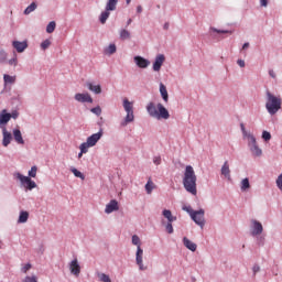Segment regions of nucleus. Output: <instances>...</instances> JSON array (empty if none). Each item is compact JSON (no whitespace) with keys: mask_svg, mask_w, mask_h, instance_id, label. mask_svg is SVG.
<instances>
[{"mask_svg":"<svg viewBox=\"0 0 282 282\" xmlns=\"http://www.w3.org/2000/svg\"><path fill=\"white\" fill-rule=\"evenodd\" d=\"M97 276L99 279V281L101 282H111V278H109V275H107V273H97Z\"/></svg>","mask_w":282,"mask_h":282,"instance_id":"obj_37","label":"nucleus"},{"mask_svg":"<svg viewBox=\"0 0 282 282\" xmlns=\"http://www.w3.org/2000/svg\"><path fill=\"white\" fill-rule=\"evenodd\" d=\"M8 65H10L11 67H17V65H19V59L15 53L13 54V57L8 61Z\"/></svg>","mask_w":282,"mask_h":282,"instance_id":"obj_38","label":"nucleus"},{"mask_svg":"<svg viewBox=\"0 0 282 282\" xmlns=\"http://www.w3.org/2000/svg\"><path fill=\"white\" fill-rule=\"evenodd\" d=\"M23 282H39V278L36 275H26Z\"/></svg>","mask_w":282,"mask_h":282,"instance_id":"obj_41","label":"nucleus"},{"mask_svg":"<svg viewBox=\"0 0 282 282\" xmlns=\"http://www.w3.org/2000/svg\"><path fill=\"white\" fill-rule=\"evenodd\" d=\"M262 140H264V142H270V140H272V134L267 130L262 131Z\"/></svg>","mask_w":282,"mask_h":282,"instance_id":"obj_39","label":"nucleus"},{"mask_svg":"<svg viewBox=\"0 0 282 282\" xmlns=\"http://www.w3.org/2000/svg\"><path fill=\"white\" fill-rule=\"evenodd\" d=\"M8 122H10V112L8 109L0 111V129L2 131V147L8 148L12 142V132L8 131Z\"/></svg>","mask_w":282,"mask_h":282,"instance_id":"obj_3","label":"nucleus"},{"mask_svg":"<svg viewBox=\"0 0 282 282\" xmlns=\"http://www.w3.org/2000/svg\"><path fill=\"white\" fill-rule=\"evenodd\" d=\"M182 210H184L186 214H188L189 217L195 213V210L191 206H183Z\"/></svg>","mask_w":282,"mask_h":282,"instance_id":"obj_46","label":"nucleus"},{"mask_svg":"<svg viewBox=\"0 0 282 282\" xmlns=\"http://www.w3.org/2000/svg\"><path fill=\"white\" fill-rule=\"evenodd\" d=\"M70 270V274H74V276H80V263H78V259H74L69 262L68 265Z\"/></svg>","mask_w":282,"mask_h":282,"instance_id":"obj_16","label":"nucleus"},{"mask_svg":"<svg viewBox=\"0 0 282 282\" xmlns=\"http://www.w3.org/2000/svg\"><path fill=\"white\" fill-rule=\"evenodd\" d=\"M15 180H19L21 186L25 188V191H34L36 188V182H34L30 176H25L19 172L14 173Z\"/></svg>","mask_w":282,"mask_h":282,"instance_id":"obj_7","label":"nucleus"},{"mask_svg":"<svg viewBox=\"0 0 282 282\" xmlns=\"http://www.w3.org/2000/svg\"><path fill=\"white\" fill-rule=\"evenodd\" d=\"M119 36L121 41H129V39H131V32H129L127 29H121L119 31Z\"/></svg>","mask_w":282,"mask_h":282,"instance_id":"obj_29","label":"nucleus"},{"mask_svg":"<svg viewBox=\"0 0 282 282\" xmlns=\"http://www.w3.org/2000/svg\"><path fill=\"white\" fill-rule=\"evenodd\" d=\"M12 47L18 52V54H23L25 50H28V42L26 41H13L12 42Z\"/></svg>","mask_w":282,"mask_h":282,"instance_id":"obj_17","label":"nucleus"},{"mask_svg":"<svg viewBox=\"0 0 282 282\" xmlns=\"http://www.w3.org/2000/svg\"><path fill=\"white\" fill-rule=\"evenodd\" d=\"M79 153H78V158H83V154L87 153L89 151V148H84V144L82 143L79 145Z\"/></svg>","mask_w":282,"mask_h":282,"instance_id":"obj_45","label":"nucleus"},{"mask_svg":"<svg viewBox=\"0 0 282 282\" xmlns=\"http://www.w3.org/2000/svg\"><path fill=\"white\" fill-rule=\"evenodd\" d=\"M206 212L204 209L195 210L191 215V219L196 224V226H199V228H204L206 226V220L204 219V215Z\"/></svg>","mask_w":282,"mask_h":282,"instance_id":"obj_10","label":"nucleus"},{"mask_svg":"<svg viewBox=\"0 0 282 282\" xmlns=\"http://www.w3.org/2000/svg\"><path fill=\"white\" fill-rule=\"evenodd\" d=\"M36 8H39V4H36V2H32L30 6H28L24 10V14H32V12H34V10H36Z\"/></svg>","mask_w":282,"mask_h":282,"instance_id":"obj_33","label":"nucleus"},{"mask_svg":"<svg viewBox=\"0 0 282 282\" xmlns=\"http://www.w3.org/2000/svg\"><path fill=\"white\" fill-rule=\"evenodd\" d=\"M162 215L163 217H165V219H167V224H173V221H177V217L173 216L171 209H164L162 212Z\"/></svg>","mask_w":282,"mask_h":282,"instance_id":"obj_23","label":"nucleus"},{"mask_svg":"<svg viewBox=\"0 0 282 282\" xmlns=\"http://www.w3.org/2000/svg\"><path fill=\"white\" fill-rule=\"evenodd\" d=\"M110 14V11L107 9H105V11L100 13L99 21L102 25L107 23V19H109Z\"/></svg>","mask_w":282,"mask_h":282,"instance_id":"obj_31","label":"nucleus"},{"mask_svg":"<svg viewBox=\"0 0 282 282\" xmlns=\"http://www.w3.org/2000/svg\"><path fill=\"white\" fill-rule=\"evenodd\" d=\"M153 164H155V166H160V164H162V156H153Z\"/></svg>","mask_w":282,"mask_h":282,"instance_id":"obj_50","label":"nucleus"},{"mask_svg":"<svg viewBox=\"0 0 282 282\" xmlns=\"http://www.w3.org/2000/svg\"><path fill=\"white\" fill-rule=\"evenodd\" d=\"M261 8H268V0H260Z\"/></svg>","mask_w":282,"mask_h":282,"instance_id":"obj_56","label":"nucleus"},{"mask_svg":"<svg viewBox=\"0 0 282 282\" xmlns=\"http://www.w3.org/2000/svg\"><path fill=\"white\" fill-rule=\"evenodd\" d=\"M91 113H94L95 116H100L102 113V108H100V106H97L95 108L90 109Z\"/></svg>","mask_w":282,"mask_h":282,"instance_id":"obj_42","label":"nucleus"},{"mask_svg":"<svg viewBox=\"0 0 282 282\" xmlns=\"http://www.w3.org/2000/svg\"><path fill=\"white\" fill-rule=\"evenodd\" d=\"M70 172L75 175V177H79V180H85V174H83L76 167H70Z\"/></svg>","mask_w":282,"mask_h":282,"instance_id":"obj_36","label":"nucleus"},{"mask_svg":"<svg viewBox=\"0 0 282 282\" xmlns=\"http://www.w3.org/2000/svg\"><path fill=\"white\" fill-rule=\"evenodd\" d=\"M250 188V180L248 177L243 178L240 183V191L242 193H246Z\"/></svg>","mask_w":282,"mask_h":282,"instance_id":"obj_32","label":"nucleus"},{"mask_svg":"<svg viewBox=\"0 0 282 282\" xmlns=\"http://www.w3.org/2000/svg\"><path fill=\"white\" fill-rule=\"evenodd\" d=\"M155 188V184H153V181L149 180L145 184V193L148 195H151L153 193V189Z\"/></svg>","mask_w":282,"mask_h":282,"instance_id":"obj_34","label":"nucleus"},{"mask_svg":"<svg viewBox=\"0 0 282 282\" xmlns=\"http://www.w3.org/2000/svg\"><path fill=\"white\" fill-rule=\"evenodd\" d=\"M86 87L89 91L96 94L97 96L102 94V86H100V84L94 85V83L87 82Z\"/></svg>","mask_w":282,"mask_h":282,"instance_id":"obj_19","label":"nucleus"},{"mask_svg":"<svg viewBox=\"0 0 282 282\" xmlns=\"http://www.w3.org/2000/svg\"><path fill=\"white\" fill-rule=\"evenodd\" d=\"M183 186L191 195H197V175L192 165H186L183 174Z\"/></svg>","mask_w":282,"mask_h":282,"instance_id":"obj_1","label":"nucleus"},{"mask_svg":"<svg viewBox=\"0 0 282 282\" xmlns=\"http://www.w3.org/2000/svg\"><path fill=\"white\" fill-rule=\"evenodd\" d=\"M237 65H239V67H246V61H243V59H238V61H237Z\"/></svg>","mask_w":282,"mask_h":282,"instance_id":"obj_55","label":"nucleus"},{"mask_svg":"<svg viewBox=\"0 0 282 282\" xmlns=\"http://www.w3.org/2000/svg\"><path fill=\"white\" fill-rule=\"evenodd\" d=\"M130 23H133V20L132 19H128V21H127V28H129V24Z\"/></svg>","mask_w":282,"mask_h":282,"instance_id":"obj_60","label":"nucleus"},{"mask_svg":"<svg viewBox=\"0 0 282 282\" xmlns=\"http://www.w3.org/2000/svg\"><path fill=\"white\" fill-rule=\"evenodd\" d=\"M210 35L213 39H217V35L215 34H232V31L229 30H219L215 26L209 28Z\"/></svg>","mask_w":282,"mask_h":282,"instance_id":"obj_20","label":"nucleus"},{"mask_svg":"<svg viewBox=\"0 0 282 282\" xmlns=\"http://www.w3.org/2000/svg\"><path fill=\"white\" fill-rule=\"evenodd\" d=\"M120 210V205L118 204V200L111 199L105 208L106 215H111V213H116Z\"/></svg>","mask_w":282,"mask_h":282,"instance_id":"obj_14","label":"nucleus"},{"mask_svg":"<svg viewBox=\"0 0 282 282\" xmlns=\"http://www.w3.org/2000/svg\"><path fill=\"white\" fill-rule=\"evenodd\" d=\"M127 6L131 3V0H126Z\"/></svg>","mask_w":282,"mask_h":282,"instance_id":"obj_61","label":"nucleus"},{"mask_svg":"<svg viewBox=\"0 0 282 282\" xmlns=\"http://www.w3.org/2000/svg\"><path fill=\"white\" fill-rule=\"evenodd\" d=\"M257 237V243L258 246H265V237L259 235V236H256Z\"/></svg>","mask_w":282,"mask_h":282,"instance_id":"obj_47","label":"nucleus"},{"mask_svg":"<svg viewBox=\"0 0 282 282\" xmlns=\"http://www.w3.org/2000/svg\"><path fill=\"white\" fill-rule=\"evenodd\" d=\"M56 30V22L55 21H51L47 25H46V32L47 34H52V32H54Z\"/></svg>","mask_w":282,"mask_h":282,"instance_id":"obj_35","label":"nucleus"},{"mask_svg":"<svg viewBox=\"0 0 282 282\" xmlns=\"http://www.w3.org/2000/svg\"><path fill=\"white\" fill-rule=\"evenodd\" d=\"M117 47L116 44H109L105 50H104V54H106V56H112V54H116L117 52Z\"/></svg>","mask_w":282,"mask_h":282,"instance_id":"obj_28","label":"nucleus"},{"mask_svg":"<svg viewBox=\"0 0 282 282\" xmlns=\"http://www.w3.org/2000/svg\"><path fill=\"white\" fill-rule=\"evenodd\" d=\"M28 219H30V213L25 210L20 212L18 224H28Z\"/></svg>","mask_w":282,"mask_h":282,"instance_id":"obj_25","label":"nucleus"},{"mask_svg":"<svg viewBox=\"0 0 282 282\" xmlns=\"http://www.w3.org/2000/svg\"><path fill=\"white\" fill-rule=\"evenodd\" d=\"M3 83H4V87H8V85H14V83H17V75L11 76L9 74H4Z\"/></svg>","mask_w":282,"mask_h":282,"instance_id":"obj_24","label":"nucleus"},{"mask_svg":"<svg viewBox=\"0 0 282 282\" xmlns=\"http://www.w3.org/2000/svg\"><path fill=\"white\" fill-rule=\"evenodd\" d=\"M276 186L280 191H282V174H280L276 178Z\"/></svg>","mask_w":282,"mask_h":282,"instance_id":"obj_52","label":"nucleus"},{"mask_svg":"<svg viewBox=\"0 0 282 282\" xmlns=\"http://www.w3.org/2000/svg\"><path fill=\"white\" fill-rule=\"evenodd\" d=\"M118 8V0H108L106 3V10L113 12Z\"/></svg>","mask_w":282,"mask_h":282,"instance_id":"obj_27","label":"nucleus"},{"mask_svg":"<svg viewBox=\"0 0 282 282\" xmlns=\"http://www.w3.org/2000/svg\"><path fill=\"white\" fill-rule=\"evenodd\" d=\"M265 109L270 116H276L281 109L282 100L281 97L274 96L270 90L265 91Z\"/></svg>","mask_w":282,"mask_h":282,"instance_id":"obj_4","label":"nucleus"},{"mask_svg":"<svg viewBox=\"0 0 282 282\" xmlns=\"http://www.w3.org/2000/svg\"><path fill=\"white\" fill-rule=\"evenodd\" d=\"M134 64L137 67H140V69H147L151 65V62L140 55H137L133 57Z\"/></svg>","mask_w":282,"mask_h":282,"instance_id":"obj_13","label":"nucleus"},{"mask_svg":"<svg viewBox=\"0 0 282 282\" xmlns=\"http://www.w3.org/2000/svg\"><path fill=\"white\" fill-rule=\"evenodd\" d=\"M165 230H166L167 235H173V232H174L173 223H166Z\"/></svg>","mask_w":282,"mask_h":282,"instance_id":"obj_43","label":"nucleus"},{"mask_svg":"<svg viewBox=\"0 0 282 282\" xmlns=\"http://www.w3.org/2000/svg\"><path fill=\"white\" fill-rule=\"evenodd\" d=\"M251 237H259V235L263 234V225L257 220H251V227H250Z\"/></svg>","mask_w":282,"mask_h":282,"instance_id":"obj_11","label":"nucleus"},{"mask_svg":"<svg viewBox=\"0 0 282 282\" xmlns=\"http://www.w3.org/2000/svg\"><path fill=\"white\" fill-rule=\"evenodd\" d=\"M160 94L164 102H169V90H166V86H164L162 83L160 84Z\"/></svg>","mask_w":282,"mask_h":282,"instance_id":"obj_30","label":"nucleus"},{"mask_svg":"<svg viewBox=\"0 0 282 282\" xmlns=\"http://www.w3.org/2000/svg\"><path fill=\"white\" fill-rule=\"evenodd\" d=\"M248 47H250V43H249V42H246V43L242 45V50H248Z\"/></svg>","mask_w":282,"mask_h":282,"instance_id":"obj_58","label":"nucleus"},{"mask_svg":"<svg viewBox=\"0 0 282 282\" xmlns=\"http://www.w3.org/2000/svg\"><path fill=\"white\" fill-rule=\"evenodd\" d=\"M122 106L127 115L120 122V127H127L128 124H131L133 120H135V115H133V104L124 98L122 100Z\"/></svg>","mask_w":282,"mask_h":282,"instance_id":"obj_6","label":"nucleus"},{"mask_svg":"<svg viewBox=\"0 0 282 282\" xmlns=\"http://www.w3.org/2000/svg\"><path fill=\"white\" fill-rule=\"evenodd\" d=\"M240 131L242 133V140H248L254 135L251 131L246 130V126L243 123H240Z\"/></svg>","mask_w":282,"mask_h":282,"instance_id":"obj_26","label":"nucleus"},{"mask_svg":"<svg viewBox=\"0 0 282 282\" xmlns=\"http://www.w3.org/2000/svg\"><path fill=\"white\" fill-rule=\"evenodd\" d=\"M170 26H171V24H169V22H165L163 25V29L169 30Z\"/></svg>","mask_w":282,"mask_h":282,"instance_id":"obj_59","label":"nucleus"},{"mask_svg":"<svg viewBox=\"0 0 282 282\" xmlns=\"http://www.w3.org/2000/svg\"><path fill=\"white\" fill-rule=\"evenodd\" d=\"M253 276H257L258 272H261V267L259 264H254L252 268Z\"/></svg>","mask_w":282,"mask_h":282,"instance_id":"obj_54","label":"nucleus"},{"mask_svg":"<svg viewBox=\"0 0 282 282\" xmlns=\"http://www.w3.org/2000/svg\"><path fill=\"white\" fill-rule=\"evenodd\" d=\"M246 142L253 158H261V155H263V150L259 148V143H257V137H254V134L249 139H246Z\"/></svg>","mask_w":282,"mask_h":282,"instance_id":"obj_8","label":"nucleus"},{"mask_svg":"<svg viewBox=\"0 0 282 282\" xmlns=\"http://www.w3.org/2000/svg\"><path fill=\"white\" fill-rule=\"evenodd\" d=\"M32 270V264L31 263H26L21 268V272H23V274H28V271Z\"/></svg>","mask_w":282,"mask_h":282,"instance_id":"obj_48","label":"nucleus"},{"mask_svg":"<svg viewBox=\"0 0 282 282\" xmlns=\"http://www.w3.org/2000/svg\"><path fill=\"white\" fill-rule=\"evenodd\" d=\"M9 116H10V120L11 119L17 120L20 116L19 110H13V111L9 112Z\"/></svg>","mask_w":282,"mask_h":282,"instance_id":"obj_49","label":"nucleus"},{"mask_svg":"<svg viewBox=\"0 0 282 282\" xmlns=\"http://www.w3.org/2000/svg\"><path fill=\"white\" fill-rule=\"evenodd\" d=\"M11 135L17 144H25V140H23V134L21 133V130L19 128H14Z\"/></svg>","mask_w":282,"mask_h":282,"instance_id":"obj_18","label":"nucleus"},{"mask_svg":"<svg viewBox=\"0 0 282 282\" xmlns=\"http://www.w3.org/2000/svg\"><path fill=\"white\" fill-rule=\"evenodd\" d=\"M268 74H269L270 78H273V80H276V72H274V69L270 68L268 70Z\"/></svg>","mask_w":282,"mask_h":282,"instance_id":"obj_53","label":"nucleus"},{"mask_svg":"<svg viewBox=\"0 0 282 282\" xmlns=\"http://www.w3.org/2000/svg\"><path fill=\"white\" fill-rule=\"evenodd\" d=\"M137 13L138 14H142V6H138L137 7Z\"/></svg>","mask_w":282,"mask_h":282,"instance_id":"obj_57","label":"nucleus"},{"mask_svg":"<svg viewBox=\"0 0 282 282\" xmlns=\"http://www.w3.org/2000/svg\"><path fill=\"white\" fill-rule=\"evenodd\" d=\"M74 98L77 102H88V105L94 102V98H91L89 93H77Z\"/></svg>","mask_w":282,"mask_h":282,"instance_id":"obj_12","label":"nucleus"},{"mask_svg":"<svg viewBox=\"0 0 282 282\" xmlns=\"http://www.w3.org/2000/svg\"><path fill=\"white\" fill-rule=\"evenodd\" d=\"M132 245L137 246L135 263H137L139 270H141V272H143L144 270H147V267H144V259H143L144 250L141 247L140 237L138 235L132 236Z\"/></svg>","mask_w":282,"mask_h":282,"instance_id":"obj_5","label":"nucleus"},{"mask_svg":"<svg viewBox=\"0 0 282 282\" xmlns=\"http://www.w3.org/2000/svg\"><path fill=\"white\" fill-rule=\"evenodd\" d=\"M52 45V42L50 40H44L41 43V50H47Z\"/></svg>","mask_w":282,"mask_h":282,"instance_id":"obj_44","label":"nucleus"},{"mask_svg":"<svg viewBox=\"0 0 282 282\" xmlns=\"http://www.w3.org/2000/svg\"><path fill=\"white\" fill-rule=\"evenodd\" d=\"M183 246H185L187 250H191V252H195V250H197V245L191 241V239H188L187 237L183 238Z\"/></svg>","mask_w":282,"mask_h":282,"instance_id":"obj_21","label":"nucleus"},{"mask_svg":"<svg viewBox=\"0 0 282 282\" xmlns=\"http://www.w3.org/2000/svg\"><path fill=\"white\" fill-rule=\"evenodd\" d=\"M8 58V53L6 51H0V63H3Z\"/></svg>","mask_w":282,"mask_h":282,"instance_id":"obj_51","label":"nucleus"},{"mask_svg":"<svg viewBox=\"0 0 282 282\" xmlns=\"http://www.w3.org/2000/svg\"><path fill=\"white\" fill-rule=\"evenodd\" d=\"M220 173L224 175V177H226V180H230V164H228V161L224 162Z\"/></svg>","mask_w":282,"mask_h":282,"instance_id":"obj_22","label":"nucleus"},{"mask_svg":"<svg viewBox=\"0 0 282 282\" xmlns=\"http://www.w3.org/2000/svg\"><path fill=\"white\" fill-rule=\"evenodd\" d=\"M164 61H166L164 54L156 55L152 66L153 72H160L162 69V65H164Z\"/></svg>","mask_w":282,"mask_h":282,"instance_id":"obj_15","label":"nucleus"},{"mask_svg":"<svg viewBox=\"0 0 282 282\" xmlns=\"http://www.w3.org/2000/svg\"><path fill=\"white\" fill-rule=\"evenodd\" d=\"M145 110L150 118H154V120H169V118H171L169 109L160 102L155 105V102L150 101L147 105Z\"/></svg>","mask_w":282,"mask_h":282,"instance_id":"obj_2","label":"nucleus"},{"mask_svg":"<svg viewBox=\"0 0 282 282\" xmlns=\"http://www.w3.org/2000/svg\"><path fill=\"white\" fill-rule=\"evenodd\" d=\"M36 171H39V167H36V165H33V166L31 167V170L29 171V173H28L29 177H30V178L36 177Z\"/></svg>","mask_w":282,"mask_h":282,"instance_id":"obj_40","label":"nucleus"},{"mask_svg":"<svg viewBox=\"0 0 282 282\" xmlns=\"http://www.w3.org/2000/svg\"><path fill=\"white\" fill-rule=\"evenodd\" d=\"M104 134L105 132L102 131V128H100L98 132L91 134L86 139V142L82 143L84 144V149H91V147H96Z\"/></svg>","mask_w":282,"mask_h":282,"instance_id":"obj_9","label":"nucleus"}]
</instances>
